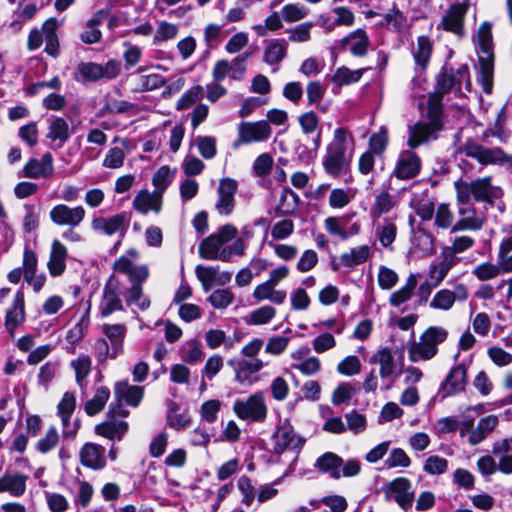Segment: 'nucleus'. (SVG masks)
<instances>
[{"label":"nucleus","mask_w":512,"mask_h":512,"mask_svg":"<svg viewBox=\"0 0 512 512\" xmlns=\"http://www.w3.org/2000/svg\"><path fill=\"white\" fill-rule=\"evenodd\" d=\"M354 149L355 141L351 132L343 127L336 128L322 160L324 171L334 178L345 175L350 169Z\"/></svg>","instance_id":"f257e3e1"},{"label":"nucleus","mask_w":512,"mask_h":512,"mask_svg":"<svg viewBox=\"0 0 512 512\" xmlns=\"http://www.w3.org/2000/svg\"><path fill=\"white\" fill-rule=\"evenodd\" d=\"M139 256L137 249L130 248L115 260L112 268L117 273L126 274L132 283L126 293L127 304H136L144 311L149 308L150 301L142 295V283L148 278L149 270L146 265H135L134 262L139 259Z\"/></svg>","instance_id":"f03ea898"},{"label":"nucleus","mask_w":512,"mask_h":512,"mask_svg":"<svg viewBox=\"0 0 512 512\" xmlns=\"http://www.w3.org/2000/svg\"><path fill=\"white\" fill-rule=\"evenodd\" d=\"M428 122H417L408 127L407 145L415 149L430 140L437 138V133L442 130V106L439 105L437 96L428 100Z\"/></svg>","instance_id":"7ed1b4c3"},{"label":"nucleus","mask_w":512,"mask_h":512,"mask_svg":"<svg viewBox=\"0 0 512 512\" xmlns=\"http://www.w3.org/2000/svg\"><path fill=\"white\" fill-rule=\"evenodd\" d=\"M456 195L463 199L476 202H483L493 205L496 200L502 197L503 190L500 186L492 183L491 176L479 177L471 181L462 178L454 182Z\"/></svg>","instance_id":"20e7f679"},{"label":"nucleus","mask_w":512,"mask_h":512,"mask_svg":"<svg viewBox=\"0 0 512 512\" xmlns=\"http://www.w3.org/2000/svg\"><path fill=\"white\" fill-rule=\"evenodd\" d=\"M476 44L479 54L480 81L486 93L492 90L494 71V51L491 25L482 23L476 35Z\"/></svg>","instance_id":"39448f33"},{"label":"nucleus","mask_w":512,"mask_h":512,"mask_svg":"<svg viewBox=\"0 0 512 512\" xmlns=\"http://www.w3.org/2000/svg\"><path fill=\"white\" fill-rule=\"evenodd\" d=\"M448 331L441 326L428 327L419 337L418 341H413L408 347V358L411 362L428 361L434 358L438 353V346L446 341Z\"/></svg>","instance_id":"423d86ee"},{"label":"nucleus","mask_w":512,"mask_h":512,"mask_svg":"<svg viewBox=\"0 0 512 512\" xmlns=\"http://www.w3.org/2000/svg\"><path fill=\"white\" fill-rule=\"evenodd\" d=\"M238 230L231 224H226L203 239L199 244V255L205 260L230 261L231 250L222 249L223 245L236 237Z\"/></svg>","instance_id":"0eeeda50"},{"label":"nucleus","mask_w":512,"mask_h":512,"mask_svg":"<svg viewBox=\"0 0 512 512\" xmlns=\"http://www.w3.org/2000/svg\"><path fill=\"white\" fill-rule=\"evenodd\" d=\"M465 84L466 90H470V78L467 65H461L458 69H444L437 78L435 91L429 96L428 100L437 96L439 105L442 106V96L448 92H453L457 96H463L462 85Z\"/></svg>","instance_id":"6e6552de"},{"label":"nucleus","mask_w":512,"mask_h":512,"mask_svg":"<svg viewBox=\"0 0 512 512\" xmlns=\"http://www.w3.org/2000/svg\"><path fill=\"white\" fill-rule=\"evenodd\" d=\"M317 468L322 473L328 474L333 479H340L343 477H354L360 473L361 464L356 459H349L346 462L341 457L332 453L326 452L321 455L315 463Z\"/></svg>","instance_id":"1a4fd4ad"},{"label":"nucleus","mask_w":512,"mask_h":512,"mask_svg":"<svg viewBox=\"0 0 512 512\" xmlns=\"http://www.w3.org/2000/svg\"><path fill=\"white\" fill-rule=\"evenodd\" d=\"M235 415L244 421L262 423L268 413L263 392H255L246 399H237L232 407Z\"/></svg>","instance_id":"9d476101"},{"label":"nucleus","mask_w":512,"mask_h":512,"mask_svg":"<svg viewBox=\"0 0 512 512\" xmlns=\"http://www.w3.org/2000/svg\"><path fill=\"white\" fill-rule=\"evenodd\" d=\"M461 150L467 157L475 159L482 166L502 165L512 162V156L506 154L501 148L486 147L473 140L465 142Z\"/></svg>","instance_id":"9b49d317"},{"label":"nucleus","mask_w":512,"mask_h":512,"mask_svg":"<svg viewBox=\"0 0 512 512\" xmlns=\"http://www.w3.org/2000/svg\"><path fill=\"white\" fill-rule=\"evenodd\" d=\"M456 200L459 219L454 224L452 232L480 230L486 221L485 216L479 213L468 199H462L460 195H456Z\"/></svg>","instance_id":"f8f14e48"},{"label":"nucleus","mask_w":512,"mask_h":512,"mask_svg":"<svg viewBox=\"0 0 512 512\" xmlns=\"http://www.w3.org/2000/svg\"><path fill=\"white\" fill-rule=\"evenodd\" d=\"M386 501L394 500L403 509L408 510L414 501L412 483L408 478L399 477L382 487Z\"/></svg>","instance_id":"ddd939ff"},{"label":"nucleus","mask_w":512,"mask_h":512,"mask_svg":"<svg viewBox=\"0 0 512 512\" xmlns=\"http://www.w3.org/2000/svg\"><path fill=\"white\" fill-rule=\"evenodd\" d=\"M86 216L83 206L70 207L66 204H57L49 212L50 220L57 226L75 228L79 226Z\"/></svg>","instance_id":"4468645a"},{"label":"nucleus","mask_w":512,"mask_h":512,"mask_svg":"<svg viewBox=\"0 0 512 512\" xmlns=\"http://www.w3.org/2000/svg\"><path fill=\"white\" fill-rule=\"evenodd\" d=\"M98 310L102 317H108L114 312L123 310L119 281L114 276L108 279L103 288Z\"/></svg>","instance_id":"2eb2a0df"},{"label":"nucleus","mask_w":512,"mask_h":512,"mask_svg":"<svg viewBox=\"0 0 512 512\" xmlns=\"http://www.w3.org/2000/svg\"><path fill=\"white\" fill-rule=\"evenodd\" d=\"M272 133L270 124L266 120L256 122H241L238 125V142L250 144L266 141Z\"/></svg>","instance_id":"dca6fc26"},{"label":"nucleus","mask_w":512,"mask_h":512,"mask_svg":"<svg viewBox=\"0 0 512 512\" xmlns=\"http://www.w3.org/2000/svg\"><path fill=\"white\" fill-rule=\"evenodd\" d=\"M421 170V159L413 149L403 150L392 172L397 179L408 180L416 177Z\"/></svg>","instance_id":"f3484780"},{"label":"nucleus","mask_w":512,"mask_h":512,"mask_svg":"<svg viewBox=\"0 0 512 512\" xmlns=\"http://www.w3.org/2000/svg\"><path fill=\"white\" fill-rule=\"evenodd\" d=\"M369 362L379 365V375L383 381H387L385 389H391L396 379V362L392 351L388 347L381 348L370 357Z\"/></svg>","instance_id":"a211bd4d"},{"label":"nucleus","mask_w":512,"mask_h":512,"mask_svg":"<svg viewBox=\"0 0 512 512\" xmlns=\"http://www.w3.org/2000/svg\"><path fill=\"white\" fill-rule=\"evenodd\" d=\"M468 298V289L464 284H457L454 290L441 289L435 293L429 306L432 309L448 311L456 301L463 302Z\"/></svg>","instance_id":"6ab92c4d"},{"label":"nucleus","mask_w":512,"mask_h":512,"mask_svg":"<svg viewBox=\"0 0 512 512\" xmlns=\"http://www.w3.org/2000/svg\"><path fill=\"white\" fill-rule=\"evenodd\" d=\"M128 225L129 217L126 213H119L110 217H94L91 222V227L94 231L102 232L107 236L120 233L121 237H123Z\"/></svg>","instance_id":"aec40b11"},{"label":"nucleus","mask_w":512,"mask_h":512,"mask_svg":"<svg viewBox=\"0 0 512 512\" xmlns=\"http://www.w3.org/2000/svg\"><path fill=\"white\" fill-rule=\"evenodd\" d=\"M304 441L296 435L293 426L285 421L274 433V451L282 454L286 450H299Z\"/></svg>","instance_id":"412c9836"},{"label":"nucleus","mask_w":512,"mask_h":512,"mask_svg":"<svg viewBox=\"0 0 512 512\" xmlns=\"http://www.w3.org/2000/svg\"><path fill=\"white\" fill-rule=\"evenodd\" d=\"M467 383V369L464 364H457L447 374L440 386L442 398L454 396L465 390Z\"/></svg>","instance_id":"4be33fe9"},{"label":"nucleus","mask_w":512,"mask_h":512,"mask_svg":"<svg viewBox=\"0 0 512 512\" xmlns=\"http://www.w3.org/2000/svg\"><path fill=\"white\" fill-rule=\"evenodd\" d=\"M238 184L234 179L224 178L217 189V201L215 208L220 215H229L234 209L235 194Z\"/></svg>","instance_id":"5701e85b"},{"label":"nucleus","mask_w":512,"mask_h":512,"mask_svg":"<svg viewBox=\"0 0 512 512\" xmlns=\"http://www.w3.org/2000/svg\"><path fill=\"white\" fill-rule=\"evenodd\" d=\"M468 11V4L466 3H458L452 5L448 11L442 17L440 22V26L449 32H452L456 35H463V24L465 15Z\"/></svg>","instance_id":"b1692460"},{"label":"nucleus","mask_w":512,"mask_h":512,"mask_svg":"<svg viewBox=\"0 0 512 512\" xmlns=\"http://www.w3.org/2000/svg\"><path fill=\"white\" fill-rule=\"evenodd\" d=\"M341 48L349 51L355 57L366 55L370 47V39L363 29H356L341 41Z\"/></svg>","instance_id":"393cba45"},{"label":"nucleus","mask_w":512,"mask_h":512,"mask_svg":"<svg viewBox=\"0 0 512 512\" xmlns=\"http://www.w3.org/2000/svg\"><path fill=\"white\" fill-rule=\"evenodd\" d=\"M228 364L235 372V380L242 385H251V374L259 372L264 366L263 361L259 358L244 359L237 362L229 361Z\"/></svg>","instance_id":"a878e982"},{"label":"nucleus","mask_w":512,"mask_h":512,"mask_svg":"<svg viewBox=\"0 0 512 512\" xmlns=\"http://www.w3.org/2000/svg\"><path fill=\"white\" fill-rule=\"evenodd\" d=\"M25 321V302L22 290L14 296L11 307L6 312L5 327L10 335H14L16 328Z\"/></svg>","instance_id":"bb28decb"},{"label":"nucleus","mask_w":512,"mask_h":512,"mask_svg":"<svg viewBox=\"0 0 512 512\" xmlns=\"http://www.w3.org/2000/svg\"><path fill=\"white\" fill-rule=\"evenodd\" d=\"M132 206L143 215L150 211L159 213L162 208V196L159 195V192H149L147 189H142L133 199Z\"/></svg>","instance_id":"cd10ccee"},{"label":"nucleus","mask_w":512,"mask_h":512,"mask_svg":"<svg viewBox=\"0 0 512 512\" xmlns=\"http://www.w3.org/2000/svg\"><path fill=\"white\" fill-rule=\"evenodd\" d=\"M492 454L497 458L498 471L512 474V438H503L493 443Z\"/></svg>","instance_id":"c85d7f7f"},{"label":"nucleus","mask_w":512,"mask_h":512,"mask_svg":"<svg viewBox=\"0 0 512 512\" xmlns=\"http://www.w3.org/2000/svg\"><path fill=\"white\" fill-rule=\"evenodd\" d=\"M24 176L32 179L48 178L52 176L53 157L51 154H44L41 159L29 160L23 168Z\"/></svg>","instance_id":"c756f323"},{"label":"nucleus","mask_w":512,"mask_h":512,"mask_svg":"<svg viewBox=\"0 0 512 512\" xmlns=\"http://www.w3.org/2000/svg\"><path fill=\"white\" fill-rule=\"evenodd\" d=\"M28 478L19 472H5L0 477V493L7 492L12 497H21L26 492Z\"/></svg>","instance_id":"7c9ffc66"},{"label":"nucleus","mask_w":512,"mask_h":512,"mask_svg":"<svg viewBox=\"0 0 512 512\" xmlns=\"http://www.w3.org/2000/svg\"><path fill=\"white\" fill-rule=\"evenodd\" d=\"M458 261L457 257L442 252L440 260L432 263L429 267L427 279L432 282V286H439Z\"/></svg>","instance_id":"2f4dec72"},{"label":"nucleus","mask_w":512,"mask_h":512,"mask_svg":"<svg viewBox=\"0 0 512 512\" xmlns=\"http://www.w3.org/2000/svg\"><path fill=\"white\" fill-rule=\"evenodd\" d=\"M80 460L86 467L102 469L106 465L105 448L99 444L86 443L80 450Z\"/></svg>","instance_id":"473e14b6"},{"label":"nucleus","mask_w":512,"mask_h":512,"mask_svg":"<svg viewBox=\"0 0 512 512\" xmlns=\"http://www.w3.org/2000/svg\"><path fill=\"white\" fill-rule=\"evenodd\" d=\"M498 424L499 419L496 415H488L481 418L468 435L467 442L471 446L480 444L496 429Z\"/></svg>","instance_id":"72a5a7b5"},{"label":"nucleus","mask_w":512,"mask_h":512,"mask_svg":"<svg viewBox=\"0 0 512 512\" xmlns=\"http://www.w3.org/2000/svg\"><path fill=\"white\" fill-rule=\"evenodd\" d=\"M114 395L118 402L125 401L126 404L137 407L143 398L144 388L120 381L115 384Z\"/></svg>","instance_id":"f704fd0d"},{"label":"nucleus","mask_w":512,"mask_h":512,"mask_svg":"<svg viewBox=\"0 0 512 512\" xmlns=\"http://www.w3.org/2000/svg\"><path fill=\"white\" fill-rule=\"evenodd\" d=\"M67 249L63 243L55 239L51 245L49 261L47 263L49 273L53 277L60 276L66 269Z\"/></svg>","instance_id":"c9c22d12"},{"label":"nucleus","mask_w":512,"mask_h":512,"mask_svg":"<svg viewBox=\"0 0 512 512\" xmlns=\"http://www.w3.org/2000/svg\"><path fill=\"white\" fill-rule=\"evenodd\" d=\"M396 215L385 217L375 224V235L384 248H391L397 235Z\"/></svg>","instance_id":"e433bc0d"},{"label":"nucleus","mask_w":512,"mask_h":512,"mask_svg":"<svg viewBox=\"0 0 512 512\" xmlns=\"http://www.w3.org/2000/svg\"><path fill=\"white\" fill-rule=\"evenodd\" d=\"M101 329L111 343L112 357H117L123 352V341L127 332L126 326L124 324H104Z\"/></svg>","instance_id":"4c0bfd02"},{"label":"nucleus","mask_w":512,"mask_h":512,"mask_svg":"<svg viewBox=\"0 0 512 512\" xmlns=\"http://www.w3.org/2000/svg\"><path fill=\"white\" fill-rule=\"evenodd\" d=\"M433 49L432 41L427 36H419L412 47V55L417 70H425L431 58Z\"/></svg>","instance_id":"58836bf2"},{"label":"nucleus","mask_w":512,"mask_h":512,"mask_svg":"<svg viewBox=\"0 0 512 512\" xmlns=\"http://www.w3.org/2000/svg\"><path fill=\"white\" fill-rule=\"evenodd\" d=\"M287 47V41L284 39L267 41L263 52V61L270 66L279 64L287 55Z\"/></svg>","instance_id":"ea45409f"},{"label":"nucleus","mask_w":512,"mask_h":512,"mask_svg":"<svg viewBox=\"0 0 512 512\" xmlns=\"http://www.w3.org/2000/svg\"><path fill=\"white\" fill-rule=\"evenodd\" d=\"M252 296L257 301L269 300L274 304L280 305L285 302L287 293L285 290H277L276 286L264 281L254 288Z\"/></svg>","instance_id":"a19ab883"},{"label":"nucleus","mask_w":512,"mask_h":512,"mask_svg":"<svg viewBox=\"0 0 512 512\" xmlns=\"http://www.w3.org/2000/svg\"><path fill=\"white\" fill-rule=\"evenodd\" d=\"M435 251L433 236L424 229H417L413 232L411 252L423 257Z\"/></svg>","instance_id":"79ce46f5"},{"label":"nucleus","mask_w":512,"mask_h":512,"mask_svg":"<svg viewBox=\"0 0 512 512\" xmlns=\"http://www.w3.org/2000/svg\"><path fill=\"white\" fill-rule=\"evenodd\" d=\"M396 206V200L390 194L388 188H383L376 196L375 201L370 209V215L375 221L381 215L389 213Z\"/></svg>","instance_id":"37998d69"},{"label":"nucleus","mask_w":512,"mask_h":512,"mask_svg":"<svg viewBox=\"0 0 512 512\" xmlns=\"http://www.w3.org/2000/svg\"><path fill=\"white\" fill-rule=\"evenodd\" d=\"M102 79V65L94 62H81L74 72V80L83 84Z\"/></svg>","instance_id":"c03bdc74"},{"label":"nucleus","mask_w":512,"mask_h":512,"mask_svg":"<svg viewBox=\"0 0 512 512\" xmlns=\"http://www.w3.org/2000/svg\"><path fill=\"white\" fill-rule=\"evenodd\" d=\"M417 283V275L410 274L407 277L405 284L390 295L389 304L392 307L398 308L402 304L408 302L413 296Z\"/></svg>","instance_id":"a18cd8bd"},{"label":"nucleus","mask_w":512,"mask_h":512,"mask_svg":"<svg viewBox=\"0 0 512 512\" xmlns=\"http://www.w3.org/2000/svg\"><path fill=\"white\" fill-rule=\"evenodd\" d=\"M128 430V423L122 420H110L96 425L95 432L107 439L120 440Z\"/></svg>","instance_id":"49530a36"},{"label":"nucleus","mask_w":512,"mask_h":512,"mask_svg":"<svg viewBox=\"0 0 512 512\" xmlns=\"http://www.w3.org/2000/svg\"><path fill=\"white\" fill-rule=\"evenodd\" d=\"M144 71L143 67L138 68L139 73L134 77L136 90L138 91H153L165 85V78L157 73L141 74Z\"/></svg>","instance_id":"de8ad7c7"},{"label":"nucleus","mask_w":512,"mask_h":512,"mask_svg":"<svg viewBox=\"0 0 512 512\" xmlns=\"http://www.w3.org/2000/svg\"><path fill=\"white\" fill-rule=\"evenodd\" d=\"M369 256L370 247L368 245H361L342 253L339 257V264L347 268H354L364 263Z\"/></svg>","instance_id":"09e8293b"},{"label":"nucleus","mask_w":512,"mask_h":512,"mask_svg":"<svg viewBox=\"0 0 512 512\" xmlns=\"http://www.w3.org/2000/svg\"><path fill=\"white\" fill-rule=\"evenodd\" d=\"M70 137L69 125L62 117H53L50 119L47 138L51 141H58L61 147Z\"/></svg>","instance_id":"8fccbe9b"},{"label":"nucleus","mask_w":512,"mask_h":512,"mask_svg":"<svg viewBox=\"0 0 512 512\" xmlns=\"http://www.w3.org/2000/svg\"><path fill=\"white\" fill-rule=\"evenodd\" d=\"M410 206L423 220H430L433 217L434 202L427 193L414 194Z\"/></svg>","instance_id":"3c124183"},{"label":"nucleus","mask_w":512,"mask_h":512,"mask_svg":"<svg viewBox=\"0 0 512 512\" xmlns=\"http://www.w3.org/2000/svg\"><path fill=\"white\" fill-rule=\"evenodd\" d=\"M109 397L110 390L107 387L102 386L97 388L93 398L86 402L85 412L89 416H94L98 414L104 408Z\"/></svg>","instance_id":"603ef678"},{"label":"nucleus","mask_w":512,"mask_h":512,"mask_svg":"<svg viewBox=\"0 0 512 512\" xmlns=\"http://www.w3.org/2000/svg\"><path fill=\"white\" fill-rule=\"evenodd\" d=\"M204 352L201 343L196 339L186 341L181 348V359L189 364H196L202 360Z\"/></svg>","instance_id":"864d4df0"},{"label":"nucleus","mask_w":512,"mask_h":512,"mask_svg":"<svg viewBox=\"0 0 512 512\" xmlns=\"http://www.w3.org/2000/svg\"><path fill=\"white\" fill-rule=\"evenodd\" d=\"M407 22V18L403 12L395 6L383 15L382 24L394 31H401Z\"/></svg>","instance_id":"5fc2aeb1"},{"label":"nucleus","mask_w":512,"mask_h":512,"mask_svg":"<svg viewBox=\"0 0 512 512\" xmlns=\"http://www.w3.org/2000/svg\"><path fill=\"white\" fill-rule=\"evenodd\" d=\"M361 367L360 359L355 355H349L337 364L336 370L343 376L352 377L361 372Z\"/></svg>","instance_id":"6e6d98bb"},{"label":"nucleus","mask_w":512,"mask_h":512,"mask_svg":"<svg viewBox=\"0 0 512 512\" xmlns=\"http://www.w3.org/2000/svg\"><path fill=\"white\" fill-rule=\"evenodd\" d=\"M364 69L350 70L347 67H339L334 75L333 82L338 85H349L358 82L362 77Z\"/></svg>","instance_id":"4d7b16f0"},{"label":"nucleus","mask_w":512,"mask_h":512,"mask_svg":"<svg viewBox=\"0 0 512 512\" xmlns=\"http://www.w3.org/2000/svg\"><path fill=\"white\" fill-rule=\"evenodd\" d=\"M92 361L87 355H80L77 359L71 362V366L75 371L76 382L82 387L85 378L91 371Z\"/></svg>","instance_id":"13d9d810"},{"label":"nucleus","mask_w":512,"mask_h":512,"mask_svg":"<svg viewBox=\"0 0 512 512\" xmlns=\"http://www.w3.org/2000/svg\"><path fill=\"white\" fill-rule=\"evenodd\" d=\"M203 88L199 85L191 87L177 101L176 109L178 111L187 110L203 97Z\"/></svg>","instance_id":"bf43d9fd"},{"label":"nucleus","mask_w":512,"mask_h":512,"mask_svg":"<svg viewBox=\"0 0 512 512\" xmlns=\"http://www.w3.org/2000/svg\"><path fill=\"white\" fill-rule=\"evenodd\" d=\"M299 203V196L290 188H284L280 195L277 210L287 214L294 211Z\"/></svg>","instance_id":"052dcab7"},{"label":"nucleus","mask_w":512,"mask_h":512,"mask_svg":"<svg viewBox=\"0 0 512 512\" xmlns=\"http://www.w3.org/2000/svg\"><path fill=\"white\" fill-rule=\"evenodd\" d=\"M172 174L168 166H161L153 175L152 183L155 187L154 192H159L160 196H163V193L170 185L172 181Z\"/></svg>","instance_id":"680f3d73"},{"label":"nucleus","mask_w":512,"mask_h":512,"mask_svg":"<svg viewBox=\"0 0 512 512\" xmlns=\"http://www.w3.org/2000/svg\"><path fill=\"white\" fill-rule=\"evenodd\" d=\"M475 244V240L467 235L455 237L451 246L445 247L442 252L450 254L452 257H456L457 254L463 253Z\"/></svg>","instance_id":"e2e57ef3"},{"label":"nucleus","mask_w":512,"mask_h":512,"mask_svg":"<svg viewBox=\"0 0 512 512\" xmlns=\"http://www.w3.org/2000/svg\"><path fill=\"white\" fill-rule=\"evenodd\" d=\"M313 22L301 23L288 31V40L295 43H305L311 39V29L313 28Z\"/></svg>","instance_id":"0e129e2a"},{"label":"nucleus","mask_w":512,"mask_h":512,"mask_svg":"<svg viewBox=\"0 0 512 512\" xmlns=\"http://www.w3.org/2000/svg\"><path fill=\"white\" fill-rule=\"evenodd\" d=\"M501 273V268L498 264L485 262L477 265L473 270L472 274L480 281H488L496 278Z\"/></svg>","instance_id":"69168bd1"},{"label":"nucleus","mask_w":512,"mask_h":512,"mask_svg":"<svg viewBox=\"0 0 512 512\" xmlns=\"http://www.w3.org/2000/svg\"><path fill=\"white\" fill-rule=\"evenodd\" d=\"M223 366L224 360L222 356L218 354L210 356L201 371L202 378L211 381L221 371Z\"/></svg>","instance_id":"338daca9"},{"label":"nucleus","mask_w":512,"mask_h":512,"mask_svg":"<svg viewBox=\"0 0 512 512\" xmlns=\"http://www.w3.org/2000/svg\"><path fill=\"white\" fill-rule=\"evenodd\" d=\"M448 469L447 459L438 455L429 456L424 463L423 470L429 475H441Z\"/></svg>","instance_id":"774afa93"}]
</instances>
